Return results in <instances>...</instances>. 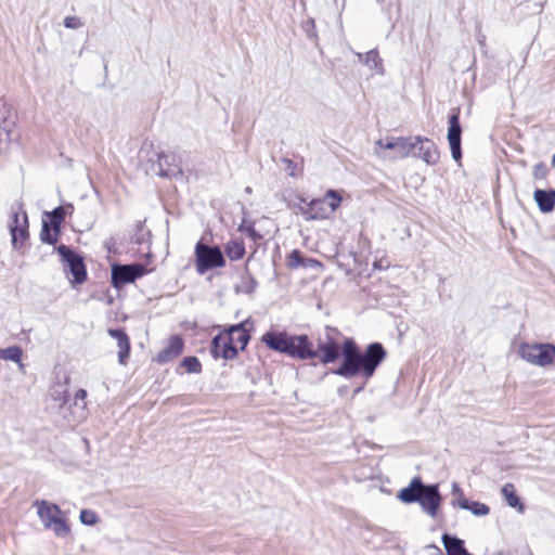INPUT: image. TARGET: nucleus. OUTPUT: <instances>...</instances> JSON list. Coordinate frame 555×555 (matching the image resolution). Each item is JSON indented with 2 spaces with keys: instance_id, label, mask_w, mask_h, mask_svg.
Here are the masks:
<instances>
[{
  "instance_id": "obj_15",
  "label": "nucleus",
  "mask_w": 555,
  "mask_h": 555,
  "mask_svg": "<svg viewBox=\"0 0 555 555\" xmlns=\"http://www.w3.org/2000/svg\"><path fill=\"white\" fill-rule=\"evenodd\" d=\"M461 134L462 128L460 125L459 114L455 113L450 116L448 128V142L450 145L452 157L455 162H460L462 157Z\"/></svg>"
},
{
  "instance_id": "obj_18",
  "label": "nucleus",
  "mask_w": 555,
  "mask_h": 555,
  "mask_svg": "<svg viewBox=\"0 0 555 555\" xmlns=\"http://www.w3.org/2000/svg\"><path fill=\"white\" fill-rule=\"evenodd\" d=\"M87 391L78 389L75 393L74 411L70 422L79 424L87 417Z\"/></svg>"
},
{
  "instance_id": "obj_37",
  "label": "nucleus",
  "mask_w": 555,
  "mask_h": 555,
  "mask_svg": "<svg viewBox=\"0 0 555 555\" xmlns=\"http://www.w3.org/2000/svg\"><path fill=\"white\" fill-rule=\"evenodd\" d=\"M462 493H463V491L460 488V486L456 482H453V485H452V494L455 495V496H459V494H462Z\"/></svg>"
},
{
  "instance_id": "obj_30",
  "label": "nucleus",
  "mask_w": 555,
  "mask_h": 555,
  "mask_svg": "<svg viewBox=\"0 0 555 555\" xmlns=\"http://www.w3.org/2000/svg\"><path fill=\"white\" fill-rule=\"evenodd\" d=\"M181 364L189 373H199L202 371L201 362L196 357H186Z\"/></svg>"
},
{
  "instance_id": "obj_20",
  "label": "nucleus",
  "mask_w": 555,
  "mask_h": 555,
  "mask_svg": "<svg viewBox=\"0 0 555 555\" xmlns=\"http://www.w3.org/2000/svg\"><path fill=\"white\" fill-rule=\"evenodd\" d=\"M108 334L112 338L116 339L119 351L118 361L120 364L126 363V359L129 357L130 343L128 336L120 330H108Z\"/></svg>"
},
{
  "instance_id": "obj_25",
  "label": "nucleus",
  "mask_w": 555,
  "mask_h": 555,
  "mask_svg": "<svg viewBox=\"0 0 555 555\" xmlns=\"http://www.w3.org/2000/svg\"><path fill=\"white\" fill-rule=\"evenodd\" d=\"M22 357H23V350L18 346H12L7 349H1V358L4 360H10L15 363H18L20 369L24 367V364L22 363Z\"/></svg>"
},
{
  "instance_id": "obj_3",
  "label": "nucleus",
  "mask_w": 555,
  "mask_h": 555,
  "mask_svg": "<svg viewBox=\"0 0 555 555\" xmlns=\"http://www.w3.org/2000/svg\"><path fill=\"white\" fill-rule=\"evenodd\" d=\"M397 498L405 504L417 502L423 512L431 517H436L442 502L438 485L426 486L420 478H413L408 487L398 492Z\"/></svg>"
},
{
  "instance_id": "obj_29",
  "label": "nucleus",
  "mask_w": 555,
  "mask_h": 555,
  "mask_svg": "<svg viewBox=\"0 0 555 555\" xmlns=\"http://www.w3.org/2000/svg\"><path fill=\"white\" fill-rule=\"evenodd\" d=\"M466 509L478 517L487 516L490 513V507L488 505L477 501H469Z\"/></svg>"
},
{
  "instance_id": "obj_11",
  "label": "nucleus",
  "mask_w": 555,
  "mask_h": 555,
  "mask_svg": "<svg viewBox=\"0 0 555 555\" xmlns=\"http://www.w3.org/2000/svg\"><path fill=\"white\" fill-rule=\"evenodd\" d=\"M412 156L422 159L429 166H435L440 159L437 145L430 139L420 135L413 138Z\"/></svg>"
},
{
  "instance_id": "obj_14",
  "label": "nucleus",
  "mask_w": 555,
  "mask_h": 555,
  "mask_svg": "<svg viewBox=\"0 0 555 555\" xmlns=\"http://www.w3.org/2000/svg\"><path fill=\"white\" fill-rule=\"evenodd\" d=\"M231 337L220 332L211 341L210 352L215 359L233 360L237 357Z\"/></svg>"
},
{
  "instance_id": "obj_31",
  "label": "nucleus",
  "mask_w": 555,
  "mask_h": 555,
  "mask_svg": "<svg viewBox=\"0 0 555 555\" xmlns=\"http://www.w3.org/2000/svg\"><path fill=\"white\" fill-rule=\"evenodd\" d=\"M79 519L83 525L94 526L99 522V516L91 509H82Z\"/></svg>"
},
{
  "instance_id": "obj_9",
  "label": "nucleus",
  "mask_w": 555,
  "mask_h": 555,
  "mask_svg": "<svg viewBox=\"0 0 555 555\" xmlns=\"http://www.w3.org/2000/svg\"><path fill=\"white\" fill-rule=\"evenodd\" d=\"M146 269L143 264H115L112 268V284L114 287H121L125 284L132 283L135 279L145 274Z\"/></svg>"
},
{
  "instance_id": "obj_27",
  "label": "nucleus",
  "mask_w": 555,
  "mask_h": 555,
  "mask_svg": "<svg viewBox=\"0 0 555 555\" xmlns=\"http://www.w3.org/2000/svg\"><path fill=\"white\" fill-rule=\"evenodd\" d=\"M59 232L60 230L54 229L47 221H43L42 232L40 234L41 241L49 244H54L57 241Z\"/></svg>"
},
{
  "instance_id": "obj_10",
  "label": "nucleus",
  "mask_w": 555,
  "mask_h": 555,
  "mask_svg": "<svg viewBox=\"0 0 555 555\" xmlns=\"http://www.w3.org/2000/svg\"><path fill=\"white\" fill-rule=\"evenodd\" d=\"M9 229L12 237V246L20 249L28 237V218L27 214L18 208L12 212Z\"/></svg>"
},
{
  "instance_id": "obj_13",
  "label": "nucleus",
  "mask_w": 555,
  "mask_h": 555,
  "mask_svg": "<svg viewBox=\"0 0 555 555\" xmlns=\"http://www.w3.org/2000/svg\"><path fill=\"white\" fill-rule=\"evenodd\" d=\"M298 199L300 204L297 206V209L306 220L325 219L330 216V209H327L325 199L318 198L309 203L302 197Z\"/></svg>"
},
{
  "instance_id": "obj_16",
  "label": "nucleus",
  "mask_w": 555,
  "mask_h": 555,
  "mask_svg": "<svg viewBox=\"0 0 555 555\" xmlns=\"http://www.w3.org/2000/svg\"><path fill=\"white\" fill-rule=\"evenodd\" d=\"M182 350H183V340L177 335L171 336L167 340V344L164 347V349L157 353L156 361L159 364L168 363V362L175 360L176 358H178L182 353Z\"/></svg>"
},
{
  "instance_id": "obj_35",
  "label": "nucleus",
  "mask_w": 555,
  "mask_h": 555,
  "mask_svg": "<svg viewBox=\"0 0 555 555\" xmlns=\"http://www.w3.org/2000/svg\"><path fill=\"white\" fill-rule=\"evenodd\" d=\"M396 144H397V138L396 139H390V140H378L376 142V146L379 147L383 151H387V150H393L395 151Z\"/></svg>"
},
{
  "instance_id": "obj_38",
  "label": "nucleus",
  "mask_w": 555,
  "mask_h": 555,
  "mask_svg": "<svg viewBox=\"0 0 555 555\" xmlns=\"http://www.w3.org/2000/svg\"><path fill=\"white\" fill-rule=\"evenodd\" d=\"M552 166L555 167V154L552 157Z\"/></svg>"
},
{
  "instance_id": "obj_2",
  "label": "nucleus",
  "mask_w": 555,
  "mask_h": 555,
  "mask_svg": "<svg viewBox=\"0 0 555 555\" xmlns=\"http://www.w3.org/2000/svg\"><path fill=\"white\" fill-rule=\"evenodd\" d=\"M261 341L270 349L301 360L315 359L318 351L306 335L291 336L285 332L269 331Z\"/></svg>"
},
{
  "instance_id": "obj_4",
  "label": "nucleus",
  "mask_w": 555,
  "mask_h": 555,
  "mask_svg": "<svg viewBox=\"0 0 555 555\" xmlns=\"http://www.w3.org/2000/svg\"><path fill=\"white\" fill-rule=\"evenodd\" d=\"M37 515L42 526L51 530L59 538H66L70 533V526L63 511L54 503L41 500L34 502Z\"/></svg>"
},
{
  "instance_id": "obj_5",
  "label": "nucleus",
  "mask_w": 555,
  "mask_h": 555,
  "mask_svg": "<svg viewBox=\"0 0 555 555\" xmlns=\"http://www.w3.org/2000/svg\"><path fill=\"white\" fill-rule=\"evenodd\" d=\"M517 354L533 366L550 367L555 364V345L551 343L521 341L517 346Z\"/></svg>"
},
{
  "instance_id": "obj_24",
  "label": "nucleus",
  "mask_w": 555,
  "mask_h": 555,
  "mask_svg": "<svg viewBox=\"0 0 555 555\" xmlns=\"http://www.w3.org/2000/svg\"><path fill=\"white\" fill-rule=\"evenodd\" d=\"M359 61H363L370 68L375 69L378 74H383V61L378 53L374 50L369 51L365 56L358 53Z\"/></svg>"
},
{
  "instance_id": "obj_19",
  "label": "nucleus",
  "mask_w": 555,
  "mask_h": 555,
  "mask_svg": "<svg viewBox=\"0 0 555 555\" xmlns=\"http://www.w3.org/2000/svg\"><path fill=\"white\" fill-rule=\"evenodd\" d=\"M533 198L542 212L547 214L553 211L555 205V191L535 190Z\"/></svg>"
},
{
  "instance_id": "obj_36",
  "label": "nucleus",
  "mask_w": 555,
  "mask_h": 555,
  "mask_svg": "<svg viewBox=\"0 0 555 555\" xmlns=\"http://www.w3.org/2000/svg\"><path fill=\"white\" fill-rule=\"evenodd\" d=\"M469 501L464 496V493L459 494L455 500L452 501V506L460 507L462 509H466L468 507Z\"/></svg>"
},
{
  "instance_id": "obj_33",
  "label": "nucleus",
  "mask_w": 555,
  "mask_h": 555,
  "mask_svg": "<svg viewBox=\"0 0 555 555\" xmlns=\"http://www.w3.org/2000/svg\"><path fill=\"white\" fill-rule=\"evenodd\" d=\"M64 26L66 28H70V29H77L82 26V23H81L80 18L77 16H66L64 18Z\"/></svg>"
},
{
  "instance_id": "obj_17",
  "label": "nucleus",
  "mask_w": 555,
  "mask_h": 555,
  "mask_svg": "<svg viewBox=\"0 0 555 555\" xmlns=\"http://www.w3.org/2000/svg\"><path fill=\"white\" fill-rule=\"evenodd\" d=\"M413 139L397 138V144L393 155H388L385 152H378V155L387 159L405 158L412 156Z\"/></svg>"
},
{
  "instance_id": "obj_26",
  "label": "nucleus",
  "mask_w": 555,
  "mask_h": 555,
  "mask_svg": "<svg viewBox=\"0 0 555 555\" xmlns=\"http://www.w3.org/2000/svg\"><path fill=\"white\" fill-rule=\"evenodd\" d=\"M330 215H332L340 205L343 198L340 194L335 190H328L324 196Z\"/></svg>"
},
{
  "instance_id": "obj_34",
  "label": "nucleus",
  "mask_w": 555,
  "mask_h": 555,
  "mask_svg": "<svg viewBox=\"0 0 555 555\" xmlns=\"http://www.w3.org/2000/svg\"><path fill=\"white\" fill-rule=\"evenodd\" d=\"M547 175V167L544 163H538L533 168V177L535 179H544Z\"/></svg>"
},
{
  "instance_id": "obj_7",
  "label": "nucleus",
  "mask_w": 555,
  "mask_h": 555,
  "mask_svg": "<svg viewBox=\"0 0 555 555\" xmlns=\"http://www.w3.org/2000/svg\"><path fill=\"white\" fill-rule=\"evenodd\" d=\"M57 253L64 261V271L72 284H82L87 279L83 259L65 245L57 247Z\"/></svg>"
},
{
  "instance_id": "obj_32",
  "label": "nucleus",
  "mask_w": 555,
  "mask_h": 555,
  "mask_svg": "<svg viewBox=\"0 0 555 555\" xmlns=\"http://www.w3.org/2000/svg\"><path fill=\"white\" fill-rule=\"evenodd\" d=\"M302 266L301 255L298 250H293L288 256V267L298 268Z\"/></svg>"
},
{
  "instance_id": "obj_21",
  "label": "nucleus",
  "mask_w": 555,
  "mask_h": 555,
  "mask_svg": "<svg viewBox=\"0 0 555 555\" xmlns=\"http://www.w3.org/2000/svg\"><path fill=\"white\" fill-rule=\"evenodd\" d=\"M442 543L448 555H470L464 547V541L447 533L442 535Z\"/></svg>"
},
{
  "instance_id": "obj_12",
  "label": "nucleus",
  "mask_w": 555,
  "mask_h": 555,
  "mask_svg": "<svg viewBox=\"0 0 555 555\" xmlns=\"http://www.w3.org/2000/svg\"><path fill=\"white\" fill-rule=\"evenodd\" d=\"M254 330V322L250 319H246L240 324L224 327L221 332L230 336L233 347L238 350H244L250 340V332Z\"/></svg>"
},
{
  "instance_id": "obj_6",
  "label": "nucleus",
  "mask_w": 555,
  "mask_h": 555,
  "mask_svg": "<svg viewBox=\"0 0 555 555\" xmlns=\"http://www.w3.org/2000/svg\"><path fill=\"white\" fill-rule=\"evenodd\" d=\"M224 264V256L218 246H208L203 242L195 245V267L198 274H204L215 268H222Z\"/></svg>"
},
{
  "instance_id": "obj_8",
  "label": "nucleus",
  "mask_w": 555,
  "mask_h": 555,
  "mask_svg": "<svg viewBox=\"0 0 555 555\" xmlns=\"http://www.w3.org/2000/svg\"><path fill=\"white\" fill-rule=\"evenodd\" d=\"M15 118L11 107L0 100V154L9 151L13 141Z\"/></svg>"
},
{
  "instance_id": "obj_22",
  "label": "nucleus",
  "mask_w": 555,
  "mask_h": 555,
  "mask_svg": "<svg viewBox=\"0 0 555 555\" xmlns=\"http://www.w3.org/2000/svg\"><path fill=\"white\" fill-rule=\"evenodd\" d=\"M224 253L230 260L236 261L244 257L245 246L242 240H231L224 246Z\"/></svg>"
},
{
  "instance_id": "obj_23",
  "label": "nucleus",
  "mask_w": 555,
  "mask_h": 555,
  "mask_svg": "<svg viewBox=\"0 0 555 555\" xmlns=\"http://www.w3.org/2000/svg\"><path fill=\"white\" fill-rule=\"evenodd\" d=\"M502 494L505 498L506 503L511 507L517 508V511L519 513H524L525 507H524L522 503L520 502V500L516 493L515 486L513 483H506L502 488Z\"/></svg>"
},
{
  "instance_id": "obj_28",
  "label": "nucleus",
  "mask_w": 555,
  "mask_h": 555,
  "mask_svg": "<svg viewBox=\"0 0 555 555\" xmlns=\"http://www.w3.org/2000/svg\"><path fill=\"white\" fill-rule=\"evenodd\" d=\"M66 210L62 206L56 207L51 212H47V216L50 218L51 225L56 230H60V224L64 220Z\"/></svg>"
},
{
  "instance_id": "obj_1",
  "label": "nucleus",
  "mask_w": 555,
  "mask_h": 555,
  "mask_svg": "<svg viewBox=\"0 0 555 555\" xmlns=\"http://www.w3.org/2000/svg\"><path fill=\"white\" fill-rule=\"evenodd\" d=\"M321 361L325 364L335 362L341 352L343 363L334 371L336 375L351 378L361 376L369 380L378 365L386 359V350L379 343L370 344L364 352H361L356 343L347 338L340 347L335 341L320 345Z\"/></svg>"
}]
</instances>
